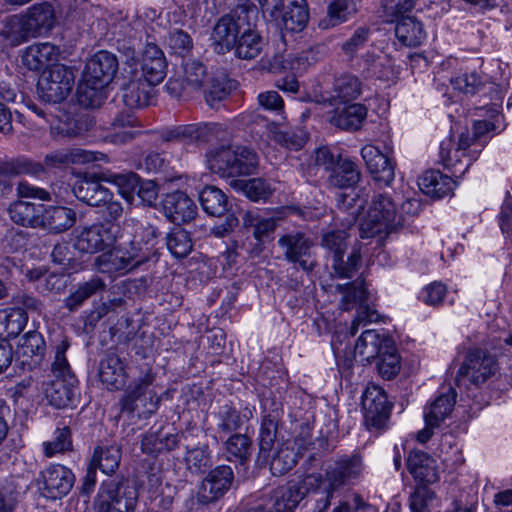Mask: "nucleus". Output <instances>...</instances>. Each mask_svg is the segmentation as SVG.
<instances>
[{
    "mask_svg": "<svg viewBox=\"0 0 512 512\" xmlns=\"http://www.w3.org/2000/svg\"><path fill=\"white\" fill-rule=\"evenodd\" d=\"M118 223L101 222L84 227L78 232L74 246L84 253H95L112 247L120 237Z\"/></svg>",
    "mask_w": 512,
    "mask_h": 512,
    "instance_id": "f8f14e48",
    "label": "nucleus"
},
{
    "mask_svg": "<svg viewBox=\"0 0 512 512\" xmlns=\"http://www.w3.org/2000/svg\"><path fill=\"white\" fill-rule=\"evenodd\" d=\"M258 10L251 6H238L233 14L222 16L215 24L211 41L214 51L224 54L233 49L247 18L256 17Z\"/></svg>",
    "mask_w": 512,
    "mask_h": 512,
    "instance_id": "1a4fd4ad",
    "label": "nucleus"
},
{
    "mask_svg": "<svg viewBox=\"0 0 512 512\" xmlns=\"http://www.w3.org/2000/svg\"><path fill=\"white\" fill-rule=\"evenodd\" d=\"M346 239L347 233L342 229L328 231L322 235L321 239V246L330 254L332 270L335 276L339 278H352L357 272L361 261L360 251L353 249L347 257L346 266H342L343 254L347 248Z\"/></svg>",
    "mask_w": 512,
    "mask_h": 512,
    "instance_id": "9d476101",
    "label": "nucleus"
},
{
    "mask_svg": "<svg viewBox=\"0 0 512 512\" xmlns=\"http://www.w3.org/2000/svg\"><path fill=\"white\" fill-rule=\"evenodd\" d=\"M456 402V393L452 388L447 393L440 394L424 409V420L427 425L440 426L450 415Z\"/></svg>",
    "mask_w": 512,
    "mask_h": 512,
    "instance_id": "e433bc0d",
    "label": "nucleus"
},
{
    "mask_svg": "<svg viewBox=\"0 0 512 512\" xmlns=\"http://www.w3.org/2000/svg\"><path fill=\"white\" fill-rule=\"evenodd\" d=\"M75 221L76 213L70 208L34 204V227L60 233L71 228Z\"/></svg>",
    "mask_w": 512,
    "mask_h": 512,
    "instance_id": "412c9836",
    "label": "nucleus"
},
{
    "mask_svg": "<svg viewBox=\"0 0 512 512\" xmlns=\"http://www.w3.org/2000/svg\"><path fill=\"white\" fill-rule=\"evenodd\" d=\"M151 85L138 77V70L133 72L130 81L123 86V102L130 109L143 108L149 105Z\"/></svg>",
    "mask_w": 512,
    "mask_h": 512,
    "instance_id": "f704fd0d",
    "label": "nucleus"
},
{
    "mask_svg": "<svg viewBox=\"0 0 512 512\" xmlns=\"http://www.w3.org/2000/svg\"><path fill=\"white\" fill-rule=\"evenodd\" d=\"M367 116V108L360 103L337 107L330 117V123L343 130H357Z\"/></svg>",
    "mask_w": 512,
    "mask_h": 512,
    "instance_id": "c9c22d12",
    "label": "nucleus"
},
{
    "mask_svg": "<svg viewBox=\"0 0 512 512\" xmlns=\"http://www.w3.org/2000/svg\"><path fill=\"white\" fill-rule=\"evenodd\" d=\"M498 370L497 361L489 352L480 348L470 349L465 356L458 375L479 385L487 381Z\"/></svg>",
    "mask_w": 512,
    "mask_h": 512,
    "instance_id": "aec40b11",
    "label": "nucleus"
},
{
    "mask_svg": "<svg viewBox=\"0 0 512 512\" xmlns=\"http://www.w3.org/2000/svg\"><path fill=\"white\" fill-rule=\"evenodd\" d=\"M121 460V450L116 445L98 446L95 448L91 466L99 468L104 474L110 475L118 469Z\"/></svg>",
    "mask_w": 512,
    "mask_h": 512,
    "instance_id": "de8ad7c7",
    "label": "nucleus"
},
{
    "mask_svg": "<svg viewBox=\"0 0 512 512\" xmlns=\"http://www.w3.org/2000/svg\"><path fill=\"white\" fill-rule=\"evenodd\" d=\"M364 203L365 200L360 199L358 193L354 190L348 193H339L336 199L337 208L348 215V217L344 219L348 225L356 221L360 211L364 208Z\"/></svg>",
    "mask_w": 512,
    "mask_h": 512,
    "instance_id": "4d7b16f0",
    "label": "nucleus"
},
{
    "mask_svg": "<svg viewBox=\"0 0 512 512\" xmlns=\"http://www.w3.org/2000/svg\"><path fill=\"white\" fill-rule=\"evenodd\" d=\"M199 202L203 210L211 216H222L228 211V199L225 193L215 186H206L199 193Z\"/></svg>",
    "mask_w": 512,
    "mask_h": 512,
    "instance_id": "a18cd8bd",
    "label": "nucleus"
},
{
    "mask_svg": "<svg viewBox=\"0 0 512 512\" xmlns=\"http://www.w3.org/2000/svg\"><path fill=\"white\" fill-rule=\"evenodd\" d=\"M78 380L54 379L44 387V394L49 404L56 408H65L73 405L78 391Z\"/></svg>",
    "mask_w": 512,
    "mask_h": 512,
    "instance_id": "7c9ffc66",
    "label": "nucleus"
},
{
    "mask_svg": "<svg viewBox=\"0 0 512 512\" xmlns=\"http://www.w3.org/2000/svg\"><path fill=\"white\" fill-rule=\"evenodd\" d=\"M139 498L136 484L125 478L103 481L92 503L93 512H135Z\"/></svg>",
    "mask_w": 512,
    "mask_h": 512,
    "instance_id": "20e7f679",
    "label": "nucleus"
},
{
    "mask_svg": "<svg viewBox=\"0 0 512 512\" xmlns=\"http://www.w3.org/2000/svg\"><path fill=\"white\" fill-rule=\"evenodd\" d=\"M270 462V471L274 476H282L288 473L298 461V454L294 450L291 442L284 441L277 449L271 452L270 457L266 460Z\"/></svg>",
    "mask_w": 512,
    "mask_h": 512,
    "instance_id": "a19ab883",
    "label": "nucleus"
},
{
    "mask_svg": "<svg viewBox=\"0 0 512 512\" xmlns=\"http://www.w3.org/2000/svg\"><path fill=\"white\" fill-rule=\"evenodd\" d=\"M234 475L231 467L217 466L201 482L197 500L202 505H209L220 499L230 488Z\"/></svg>",
    "mask_w": 512,
    "mask_h": 512,
    "instance_id": "4be33fe9",
    "label": "nucleus"
},
{
    "mask_svg": "<svg viewBox=\"0 0 512 512\" xmlns=\"http://www.w3.org/2000/svg\"><path fill=\"white\" fill-rule=\"evenodd\" d=\"M384 340L392 339L377 330H365L355 344V357L370 362L384 349Z\"/></svg>",
    "mask_w": 512,
    "mask_h": 512,
    "instance_id": "72a5a7b5",
    "label": "nucleus"
},
{
    "mask_svg": "<svg viewBox=\"0 0 512 512\" xmlns=\"http://www.w3.org/2000/svg\"><path fill=\"white\" fill-rule=\"evenodd\" d=\"M375 360L378 373L385 379H392L400 371V356L392 340H384V349Z\"/></svg>",
    "mask_w": 512,
    "mask_h": 512,
    "instance_id": "49530a36",
    "label": "nucleus"
},
{
    "mask_svg": "<svg viewBox=\"0 0 512 512\" xmlns=\"http://www.w3.org/2000/svg\"><path fill=\"white\" fill-rule=\"evenodd\" d=\"M137 119L130 113H121L115 117L112 125L114 128L124 129L123 131L116 132L113 135L112 141L117 144H125L136 137L138 134L137 130H126L125 128L135 127L137 125Z\"/></svg>",
    "mask_w": 512,
    "mask_h": 512,
    "instance_id": "e2e57ef3",
    "label": "nucleus"
},
{
    "mask_svg": "<svg viewBox=\"0 0 512 512\" xmlns=\"http://www.w3.org/2000/svg\"><path fill=\"white\" fill-rule=\"evenodd\" d=\"M74 482L75 475L72 470L61 464H50L39 472L36 479L41 496L53 500L66 496Z\"/></svg>",
    "mask_w": 512,
    "mask_h": 512,
    "instance_id": "f3484780",
    "label": "nucleus"
},
{
    "mask_svg": "<svg viewBox=\"0 0 512 512\" xmlns=\"http://www.w3.org/2000/svg\"><path fill=\"white\" fill-rule=\"evenodd\" d=\"M361 156L373 179L383 185H390L395 178V168L390 157L374 145H365Z\"/></svg>",
    "mask_w": 512,
    "mask_h": 512,
    "instance_id": "393cba45",
    "label": "nucleus"
},
{
    "mask_svg": "<svg viewBox=\"0 0 512 512\" xmlns=\"http://www.w3.org/2000/svg\"><path fill=\"white\" fill-rule=\"evenodd\" d=\"M34 46L36 47L34 51V62L36 63L34 70H43L58 64V47L49 42L38 43Z\"/></svg>",
    "mask_w": 512,
    "mask_h": 512,
    "instance_id": "0e129e2a",
    "label": "nucleus"
},
{
    "mask_svg": "<svg viewBox=\"0 0 512 512\" xmlns=\"http://www.w3.org/2000/svg\"><path fill=\"white\" fill-rule=\"evenodd\" d=\"M263 46V38L254 29L251 18H247V23L242 26L236 45L233 47L235 55L241 59H254L261 53Z\"/></svg>",
    "mask_w": 512,
    "mask_h": 512,
    "instance_id": "c756f323",
    "label": "nucleus"
},
{
    "mask_svg": "<svg viewBox=\"0 0 512 512\" xmlns=\"http://www.w3.org/2000/svg\"><path fill=\"white\" fill-rule=\"evenodd\" d=\"M282 410L278 407L266 410L261 416V423L258 433L259 456L267 460L275 445L279 444V427L282 421Z\"/></svg>",
    "mask_w": 512,
    "mask_h": 512,
    "instance_id": "5701e85b",
    "label": "nucleus"
},
{
    "mask_svg": "<svg viewBox=\"0 0 512 512\" xmlns=\"http://www.w3.org/2000/svg\"><path fill=\"white\" fill-rule=\"evenodd\" d=\"M164 215L172 222L188 223L197 215L194 201L182 191H175L165 196L162 201Z\"/></svg>",
    "mask_w": 512,
    "mask_h": 512,
    "instance_id": "a878e982",
    "label": "nucleus"
},
{
    "mask_svg": "<svg viewBox=\"0 0 512 512\" xmlns=\"http://www.w3.org/2000/svg\"><path fill=\"white\" fill-rule=\"evenodd\" d=\"M167 47L172 54L185 57L193 49V40L191 36L180 29L171 30L165 38Z\"/></svg>",
    "mask_w": 512,
    "mask_h": 512,
    "instance_id": "13d9d810",
    "label": "nucleus"
},
{
    "mask_svg": "<svg viewBox=\"0 0 512 512\" xmlns=\"http://www.w3.org/2000/svg\"><path fill=\"white\" fill-rule=\"evenodd\" d=\"M361 93L362 83L359 78L351 74H344L334 80L330 101L346 104L356 100Z\"/></svg>",
    "mask_w": 512,
    "mask_h": 512,
    "instance_id": "79ce46f5",
    "label": "nucleus"
},
{
    "mask_svg": "<svg viewBox=\"0 0 512 512\" xmlns=\"http://www.w3.org/2000/svg\"><path fill=\"white\" fill-rule=\"evenodd\" d=\"M364 470L363 458L359 453L342 455L328 464L323 473H311L305 476L306 487L312 489L318 497L313 512H325L331 500L346 487L359 481Z\"/></svg>",
    "mask_w": 512,
    "mask_h": 512,
    "instance_id": "f257e3e1",
    "label": "nucleus"
},
{
    "mask_svg": "<svg viewBox=\"0 0 512 512\" xmlns=\"http://www.w3.org/2000/svg\"><path fill=\"white\" fill-rule=\"evenodd\" d=\"M32 31V7H28L24 14L11 16L6 25L4 35L11 45L17 46L26 42Z\"/></svg>",
    "mask_w": 512,
    "mask_h": 512,
    "instance_id": "4c0bfd02",
    "label": "nucleus"
},
{
    "mask_svg": "<svg viewBox=\"0 0 512 512\" xmlns=\"http://www.w3.org/2000/svg\"><path fill=\"white\" fill-rule=\"evenodd\" d=\"M395 35L403 45L409 47L419 46L426 39L423 24L413 16H405L397 21Z\"/></svg>",
    "mask_w": 512,
    "mask_h": 512,
    "instance_id": "58836bf2",
    "label": "nucleus"
},
{
    "mask_svg": "<svg viewBox=\"0 0 512 512\" xmlns=\"http://www.w3.org/2000/svg\"><path fill=\"white\" fill-rule=\"evenodd\" d=\"M100 381L108 389H118L125 383V370L122 360L116 355H108L100 363Z\"/></svg>",
    "mask_w": 512,
    "mask_h": 512,
    "instance_id": "37998d69",
    "label": "nucleus"
},
{
    "mask_svg": "<svg viewBox=\"0 0 512 512\" xmlns=\"http://www.w3.org/2000/svg\"><path fill=\"white\" fill-rule=\"evenodd\" d=\"M166 246L174 257L184 258L192 251L193 243L186 230L176 227L167 234Z\"/></svg>",
    "mask_w": 512,
    "mask_h": 512,
    "instance_id": "6e6d98bb",
    "label": "nucleus"
},
{
    "mask_svg": "<svg viewBox=\"0 0 512 512\" xmlns=\"http://www.w3.org/2000/svg\"><path fill=\"white\" fill-rule=\"evenodd\" d=\"M154 382L155 374L152 370L150 368L142 370L140 375L126 387L120 400L121 411L136 414L138 418H147L154 414L160 404Z\"/></svg>",
    "mask_w": 512,
    "mask_h": 512,
    "instance_id": "7ed1b4c3",
    "label": "nucleus"
},
{
    "mask_svg": "<svg viewBox=\"0 0 512 512\" xmlns=\"http://www.w3.org/2000/svg\"><path fill=\"white\" fill-rule=\"evenodd\" d=\"M267 15L277 28L290 32L302 31L309 21L306 0H280L269 7Z\"/></svg>",
    "mask_w": 512,
    "mask_h": 512,
    "instance_id": "4468645a",
    "label": "nucleus"
},
{
    "mask_svg": "<svg viewBox=\"0 0 512 512\" xmlns=\"http://www.w3.org/2000/svg\"><path fill=\"white\" fill-rule=\"evenodd\" d=\"M188 469L198 473L211 465V456L207 445L198 446L187 450L184 457Z\"/></svg>",
    "mask_w": 512,
    "mask_h": 512,
    "instance_id": "774afa93",
    "label": "nucleus"
},
{
    "mask_svg": "<svg viewBox=\"0 0 512 512\" xmlns=\"http://www.w3.org/2000/svg\"><path fill=\"white\" fill-rule=\"evenodd\" d=\"M118 70V61L110 52L99 51L86 63L83 73L85 88L78 90V102L80 105L89 108L94 107L93 97L97 90L106 87L114 78Z\"/></svg>",
    "mask_w": 512,
    "mask_h": 512,
    "instance_id": "39448f33",
    "label": "nucleus"
},
{
    "mask_svg": "<svg viewBox=\"0 0 512 512\" xmlns=\"http://www.w3.org/2000/svg\"><path fill=\"white\" fill-rule=\"evenodd\" d=\"M361 178L358 166L350 159H338L328 176V183L335 188H352Z\"/></svg>",
    "mask_w": 512,
    "mask_h": 512,
    "instance_id": "ea45409f",
    "label": "nucleus"
},
{
    "mask_svg": "<svg viewBox=\"0 0 512 512\" xmlns=\"http://www.w3.org/2000/svg\"><path fill=\"white\" fill-rule=\"evenodd\" d=\"M207 166L221 177H236L254 174L259 166L257 152L244 145H220L206 154Z\"/></svg>",
    "mask_w": 512,
    "mask_h": 512,
    "instance_id": "f03ea898",
    "label": "nucleus"
},
{
    "mask_svg": "<svg viewBox=\"0 0 512 512\" xmlns=\"http://www.w3.org/2000/svg\"><path fill=\"white\" fill-rule=\"evenodd\" d=\"M358 11L356 0H334L328 8L329 25L336 26Z\"/></svg>",
    "mask_w": 512,
    "mask_h": 512,
    "instance_id": "052dcab7",
    "label": "nucleus"
},
{
    "mask_svg": "<svg viewBox=\"0 0 512 512\" xmlns=\"http://www.w3.org/2000/svg\"><path fill=\"white\" fill-rule=\"evenodd\" d=\"M126 64L131 68V72L136 71V67L140 65L138 77L145 83L156 86L160 84L166 76L167 63L163 51L154 43H147L141 59L138 60L134 56L127 57Z\"/></svg>",
    "mask_w": 512,
    "mask_h": 512,
    "instance_id": "2eb2a0df",
    "label": "nucleus"
},
{
    "mask_svg": "<svg viewBox=\"0 0 512 512\" xmlns=\"http://www.w3.org/2000/svg\"><path fill=\"white\" fill-rule=\"evenodd\" d=\"M28 313L21 307L0 309V339L8 342L17 337L28 323Z\"/></svg>",
    "mask_w": 512,
    "mask_h": 512,
    "instance_id": "473e14b6",
    "label": "nucleus"
},
{
    "mask_svg": "<svg viewBox=\"0 0 512 512\" xmlns=\"http://www.w3.org/2000/svg\"><path fill=\"white\" fill-rule=\"evenodd\" d=\"M407 468L420 484H432L439 478L435 460L425 452H411L407 459Z\"/></svg>",
    "mask_w": 512,
    "mask_h": 512,
    "instance_id": "c85d7f7f",
    "label": "nucleus"
},
{
    "mask_svg": "<svg viewBox=\"0 0 512 512\" xmlns=\"http://www.w3.org/2000/svg\"><path fill=\"white\" fill-rule=\"evenodd\" d=\"M474 140L467 131L460 134L457 142L452 139L441 142V162L455 178L462 177L477 159L480 149L474 148Z\"/></svg>",
    "mask_w": 512,
    "mask_h": 512,
    "instance_id": "6e6552de",
    "label": "nucleus"
},
{
    "mask_svg": "<svg viewBox=\"0 0 512 512\" xmlns=\"http://www.w3.org/2000/svg\"><path fill=\"white\" fill-rule=\"evenodd\" d=\"M418 185L424 194L443 198L452 194L456 181L438 170H428L419 178Z\"/></svg>",
    "mask_w": 512,
    "mask_h": 512,
    "instance_id": "2f4dec72",
    "label": "nucleus"
},
{
    "mask_svg": "<svg viewBox=\"0 0 512 512\" xmlns=\"http://www.w3.org/2000/svg\"><path fill=\"white\" fill-rule=\"evenodd\" d=\"M73 72L62 64L43 69L37 82L40 97L48 102H61L73 88Z\"/></svg>",
    "mask_w": 512,
    "mask_h": 512,
    "instance_id": "9b49d317",
    "label": "nucleus"
},
{
    "mask_svg": "<svg viewBox=\"0 0 512 512\" xmlns=\"http://www.w3.org/2000/svg\"><path fill=\"white\" fill-rule=\"evenodd\" d=\"M243 225L253 228V236L257 241L268 238L276 228V220L272 217L264 218L254 211H245L242 216Z\"/></svg>",
    "mask_w": 512,
    "mask_h": 512,
    "instance_id": "603ef678",
    "label": "nucleus"
},
{
    "mask_svg": "<svg viewBox=\"0 0 512 512\" xmlns=\"http://www.w3.org/2000/svg\"><path fill=\"white\" fill-rule=\"evenodd\" d=\"M224 131V127L219 123H193L164 128L158 135L164 142L192 144L210 142Z\"/></svg>",
    "mask_w": 512,
    "mask_h": 512,
    "instance_id": "dca6fc26",
    "label": "nucleus"
},
{
    "mask_svg": "<svg viewBox=\"0 0 512 512\" xmlns=\"http://www.w3.org/2000/svg\"><path fill=\"white\" fill-rule=\"evenodd\" d=\"M361 404L366 426L376 430L384 428L391 412L384 389L374 384L368 385L362 394Z\"/></svg>",
    "mask_w": 512,
    "mask_h": 512,
    "instance_id": "6ab92c4d",
    "label": "nucleus"
},
{
    "mask_svg": "<svg viewBox=\"0 0 512 512\" xmlns=\"http://www.w3.org/2000/svg\"><path fill=\"white\" fill-rule=\"evenodd\" d=\"M274 61L275 63H279L283 70L290 71L294 75L305 72L311 65L310 52L308 51L276 56Z\"/></svg>",
    "mask_w": 512,
    "mask_h": 512,
    "instance_id": "bf43d9fd",
    "label": "nucleus"
},
{
    "mask_svg": "<svg viewBox=\"0 0 512 512\" xmlns=\"http://www.w3.org/2000/svg\"><path fill=\"white\" fill-rule=\"evenodd\" d=\"M97 161L108 162V157L104 153L81 148L58 150L45 157L47 167H58L69 163L88 164Z\"/></svg>",
    "mask_w": 512,
    "mask_h": 512,
    "instance_id": "bb28decb",
    "label": "nucleus"
},
{
    "mask_svg": "<svg viewBox=\"0 0 512 512\" xmlns=\"http://www.w3.org/2000/svg\"><path fill=\"white\" fill-rule=\"evenodd\" d=\"M149 260V255L142 251L135 242L112 246L110 250L98 255L94 267L98 272L110 276L123 275Z\"/></svg>",
    "mask_w": 512,
    "mask_h": 512,
    "instance_id": "0eeeda50",
    "label": "nucleus"
},
{
    "mask_svg": "<svg viewBox=\"0 0 512 512\" xmlns=\"http://www.w3.org/2000/svg\"><path fill=\"white\" fill-rule=\"evenodd\" d=\"M72 447L71 432L68 427L57 428L52 441L44 442V454L52 457L58 453L70 450Z\"/></svg>",
    "mask_w": 512,
    "mask_h": 512,
    "instance_id": "338daca9",
    "label": "nucleus"
},
{
    "mask_svg": "<svg viewBox=\"0 0 512 512\" xmlns=\"http://www.w3.org/2000/svg\"><path fill=\"white\" fill-rule=\"evenodd\" d=\"M106 289L105 281L99 276H93L89 280L80 283L74 292L65 300L66 307L73 311L78 309L88 298Z\"/></svg>",
    "mask_w": 512,
    "mask_h": 512,
    "instance_id": "c03bdc74",
    "label": "nucleus"
},
{
    "mask_svg": "<svg viewBox=\"0 0 512 512\" xmlns=\"http://www.w3.org/2000/svg\"><path fill=\"white\" fill-rule=\"evenodd\" d=\"M403 222L404 218L392 198L387 194H378L373 198L367 214L360 220V237L366 239L382 232L389 233L402 226Z\"/></svg>",
    "mask_w": 512,
    "mask_h": 512,
    "instance_id": "423d86ee",
    "label": "nucleus"
},
{
    "mask_svg": "<svg viewBox=\"0 0 512 512\" xmlns=\"http://www.w3.org/2000/svg\"><path fill=\"white\" fill-rule=\"evenodd\" d=\"M99 177L103 182L115 185L119 194L128 199L130 195L136 191L138 186V176L133 172L113 173L111 171H103L99 173Z\"/></svg>",
    "mask_w": 512,
    "mask_h": 512,
    "instance_id": "864d4df0",
    "label": "nucleus"
},
{
    "mask_svg": "<svg viewBox=\"0 0 512 512\" xmlns=\"http://www.w3.org/2000/svg\"><path fill=\"white\" fill-rule=\"evenodd\" d=\"M57 24V12L51 2L34 5V37L48 35Z\"/></svg>",
    "mask_w": 512,
    "mask_h": 512,
    "instance_id": "09e8293b",
    "label": "nucleus"
},
{
    "mask_svg": "<svg viewBox=\"0 0 512 512\" xmlns=\"http://www.w3.org/2000/svg\"><path fill=\"white\" fill-rule=\"evenodd\" d=\"M278 245L289 263L298 265L305 272H312L317 266L313 252L314 242L302 232H292L281 236Z\"/></svg>",
    "mask_w": 512,
    "mask_h": 512,
    "instance_id": "ddd939ff",
    "label": "nucleus"
},
{
    "mask_svg": "<svg viewBox=\"0 0 512 512\" xmlns=\"http://www.w3.org/2000/svg\"><path fill=\"white\" fill-rule=\"evenodd\" d=\"M99 174L96 178H84L76 181L73 187V193L76 198L90 206H101L102 202L110 199V190L104 187Z\"/></svg>",
    "mask_w": 512,
    "mask_h": 512,
    "instance_id": "cd10ccee",
    "label": "nucleus"
},
{
    "mask_svg": "<svg viewBox=\"0 0 512 512\" xmlns=\"http://www.w3.org/2000/svg\"><path fill=\"white\" fill-rule=\"evenodd\" d=\"M310 492L313 493L306 487L305 477L300 483H287L273 489L264 504L255 506L256 512H293Z\"/></svg>",
    "mask_w": 512,
    "mask_h": 512,
    "instance_id": "a211bd4d",
    "label": "nucleus"
},
{
    "mask_svg": "<svg viewBox=\"0 0 512 512\" xmlns=\"http://www.w3.org/2000/svg\"><path fill=\"white\" fill-rule=\"evenodd\" d=\"M273 140L286 149L298 151L305 145L307 136L300 129H276L273 131Z\"/></svg>",
    "mask_w": 512,
    "mask_h": 512,
    "instance_id": "680f3d73",
    "label": "nucleus"
},
{
    "mask_svg": "<svg viewBox=\"0 0 512 512\" xmlns=\"http://www.w3.org/2000/svg\"><path fill=\"white\" fill-rule=\"evenodd\" d=\"M231 186L242 191L252 201L266 200L273 192L271 185L262 178L233 180Z\"/></svg>",
    "mask_w": 512,
    "mask_h": 512,
    "instance_id": "8fccbe9b",
    "label": "nucleus"
},
{
    "mask_svg": "<svg viewBox=\"0 0 512 512\" xmlns=\"http://www.w3.org/2000/svg\"><path fill=\"white\" fill-rule=\"evenodd\" d=\"M337 290L342 293L340 308L348 311L368 301V292L363 281H355L345 285H338Z\"/></svg>",
    "mask_w": 512,
    "mask_h": 512,
    "instance_id": "3c124183",
    "label": "nucleus"
},
{
    "mask_svg": "<svg viewBox=\"0 0 512 512\" xmlns=\"http://www.w3.org/2000/svg\"><path fill=\"white\" fill-rule=\"evenodd\" d=\"M255 407L245 406L237 410L232 404L225 403L212 413L215 430L220 435H227L242 427L254 416Z\"/></svg>",
    "mask_w": 512,
    "mask_h": 512,
    "instance_id": "b1692460",
    "label": "nucleus"
},
{
    "mask_svg": "<svg viewBox=\"0 0 512 512\" xmlns=\"http://www.w3.org/2000/svg\"><path fill=\"white\" fill-rule=\"evenodd\" d=\"M451 84L454 89L465 94L473 95L482 89L484 81L480 74L473 71L470 73H461L451 78Z\"/></svg>",
    "mask_w": 512,
    "mask_h": 512,
    "instance_id": "69168bd1",
    "label": "nucleus"
},
{
    "mask_svg": "<svg viewBox=\"0 0 512 512\" xmlns=\"http://www.w3.org/2000/svg\"><path fill=\"white\" fill-rule=\"evenodd\" d=\"M183 79L191 92L201 90L208 82L206 67L197 60L185 62L183 64Z\"/></svg>",
    "mask_w": 512,
    "mask_h": 512,
    "instance_id": "5fc2aeb1",
    "label": "nucleus"
}]
</instances>
